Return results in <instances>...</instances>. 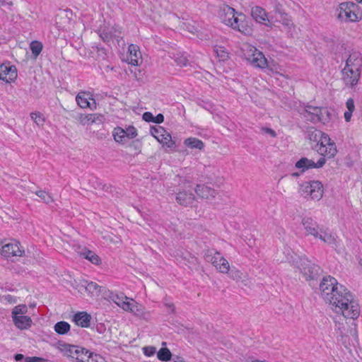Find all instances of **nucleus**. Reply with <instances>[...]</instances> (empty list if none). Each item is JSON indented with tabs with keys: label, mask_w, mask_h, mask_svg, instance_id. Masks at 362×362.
<instances>
[{
	"label": "nucleus",
	"mask_w": 362,
	"mask_h": 362,
	"mask_svg": "<svg viewBox=\"0 0 362 362\" xmlns=\"http://www.w3.org/2000/svg\"><path fill=\"white\" fill-rule=\"evenodd\" d=\"M229 274V276L233 279V280L236 281H244V278L245 277V276L244 275V274L240 272V270L235 269V268H232V269H230V271L228 273Z\"/></svg>",
	"instance_id": "e433bc0d"
},
{
	"label": "nucleus",
	"mask_w": 362,
	"mask_h": 362,
	"mask_svg": "<svg viewBox=\"0 0 362 362\" xmlns=\"http://www.w3.org/2000/svg\"><path fill=\"white\" fill-rule=\"evenodd\" d=\"M0 253L4 257L8 259L23 256L25 250L18 241L12 240L1 246Z\"/></svg>",
	"instance_id": "9d476101"
},
{
	"label": "nucleus",
	"mask_w": 362,
	"mask_h": 362,
	"mask_svg": "<svg viewBox=\"0 0 362 362\" xmlns=\"http://www.w3.org/2000/svg\"><path fill=\"white\" fill-rule=\"evenodd\" d=\"M284 27L290 29L291 27H293V23L291 20L286 16H281V19L279 21Z\"/></svg>",
	"instance_id": "49530a36"
},
{
	"label": "nucleus",
	"mask_w": 362,
	"mask_h": 362,
	"mask_svg": "<svg viewBox=\"0 0 362 362\" xmlns=\"http://www.w3.org/2000/svg\"><path fill=\"white\" fill-rule=\"evenodd\" d=\"M175 62L180 66H187L189 64L188 59L183 56L175 57Z\"/></svg>",
	"instance_id": "c03bdc74"
},
{
	"label": "nucleus",
	"mask_w": 362,
	"mask_h": 362,
	"mask_svg": "<svg viewBox=\"0 0 362 362\" xmlns=\"http://www.w3.org/2000/svg\"><path fill=\"white\" fill-rule=\"evenodd\" d=\"M70 329V325L68 322L61 321L55 324L54 331L59 334H64Z\"/></svg>",
	"instance_id": "72a5a7b5"
},
{
	"label": "nucleus",
	"mask_w": 362,
	"mask_h": 362,
	"mask_svg": "<svg viewBox=\"0 0 362 362\" xmlns=\"http://www.w3.org/2000/svg\"><path fill=\"white\" fill-rule=\"evenodd\" d=\"M113 136L116 142L125 144L127 141L125 130L121 127L115 128L113 131Z\"/></svg>",
	"instance_id": "473e14b6"
},
{
	"label": "nucleus",
	"mask_w": 362,
	"mask_h": 362,
	"mask_svg": "<svg viewBox=\"0 0 362 362\" xmlns=\"http://www.w3.org/2000/svg\"><path fill=\"white\" fill-rule=\"evenodd\" d=\"M125 311L132 313L138 316H141L144 314V308L132 298L129 301L128 310Z\"/></svg>",
	"instance_id": "2f4dec72"
},
{
	"label": "nucleus",
	"mask_w": 362,
	"mask_h": 362,
	"mask_svg": "<svg viewBox=\"0 0 362 362\" xmlns=\"http://www.w3.org/2000/svg\"><path fill=\"white\" fill-rule=\"evenodd\" d=\"M127 62L133 66H139L142 63V56L139 47L131 44L128 47Z\"/></svg>",
	"instance_id": "a211bd4d"
},
{
	"label": "nucleus",
	"mask_w": 362,
	"mask_h": 362,
	"mask_svg": "<svg viewBox=\"0 0 362 362\" xmlns=\"http://www.w3.org/2000/svg\"><path fill=\"white\" fill-rule=\"evenodd\" d=\"M204 259L210 262L221 274H228L230 267L228 261L218 251L209 250L204 255Z\"/></svg>",
	"instance_id": "6e6552de"
},
{
	"label": "nucleus",
	"mask_w": 362,
	"mask_h": 362,
	"mask_svg": "<svg viewBox=\"0 0 362 362\" xmlns=\"http://www.w3.org/2000/svg\"><path fill=\"white\" fill-rule=\"evenodd\" d=\"M298 193L305 198L319 201L323 196V186L317 180L304 182L299 185Z\"/></svg>",
	"instance_id": "39448f33"
},
{
	"label": "nucleus",
	"mask_w": 362,
	"mask_h": 362,
	"mask_svg": "<svg viewBox=\"0 0 362 362\" xmlns=\"http://www.w3.org/2000/svg\"><path fill=\"white\" fill-rule=\"evenodd\" d=\"M347 111L344 112V119L346 122H349L351 118L352 112L355 110L354 102L352 98H349L346 103Z\"/></svg>",
	"instance_id": "f704fd0d"
},
{
	"label": "nucleus",
	"mask_w": 362,
	"mask_h": 362,
	"mask_svg": "<svg viewBox=\"0 0 362 362\" xmlns=\"http://www.w3.org/2000/svg\"><path fill=\"white\" fill-rule=\"evenodd\" d=\"M24 356L23 354H18L15 356V359L18 361L22 360Z\"/></svg>",
	"instance_id": "6e6d98bb"
},
{
	"label": "nucleus",
	"mask_w": 362,
	"mask_h": 362,
	"mask_svg": "<svg viewBox=\"0 0 362 362\" xmlns=\"http://www.w3.org/2000/svg\"><path fill=\"white\" fill-rule=\"evenodd\" d=\"M88 283V281L83 280L76 284V288L78 292L83 293H86V285Z\"/></svg>",
	"instance_id": "09e8293b"
},
{
	"label": "nucleus",
	"mask_w": 362,
	"mask_h": 362,
	"mask_svg": "<svg viewBox=\"0 0 362 362\" xmlns=\"http://www.w3.org/2000/svg\"><path fill=\"white\" fill-rule=\"evenodd\" d=\"M109 298L124 311L128 310L129 301L132 299L126 296L123 293H117L112 292H110Z\"/></svg>",
	"instance_id": "412c9836"
},
{
	"label": "nucleus",
	"mask_w": 362,
	"mask_h": 362,
	"mask_svg": "<svg viewBox=\"0 0 362 362\" xmlns=\"http://www.w3.org/2000/svg\"><path fill=\"white\" fill-rule=\"evenodd\" d=\"M77 354L74 355V358H75L78 362H84L86 361V358H87L89 351L84 348L81 347V350L76 351Z\"/></svg>",
	"instance_id": "ea45409f"
},
{
	"label": "nucleus",
	"mask_w": 362,
	"mask_h": 362,
	"mask_svg": "<svg viewBox=\"0 0 362 362\" xmlns=\"http://www.w3.org/2000/svg\"><path fill=\"white\" fill-rule=\"evenodd\" d=\"M6 4V0H0V6H4Z\"/></svg>",
	"instance_id": "13d9d810"
},
{
	"label": "nucleus",
	"mask_w": 362,
	"mask_h": 362,
	"mask_svg": "<svg viewBox=\"0 0 362 362\" xmlns=\"http://www.w3.org/2000/svg\"><path fill=\"white\" fill-rule=\"evenodd\" d=\"M142 117H143V119L145 120L146 122H153L154 117L152 115V113H151L149 112H144L143 114Z\"/></svg>",
	"instance_id": "8fccbe9b"
},
{
	"label": "nucleus",
	"mask_w": 362,
	"mask_h": 362,
	"mask_svg": "<svg viewBox=\"0 0 362 362\" xmlns=\"http://www.w3.org/2000/svg\"><path fill=\"white\" fill-rule=\"evenodd\" d=\"M28 311V307L25 304L16 305L12 309L13 322L21 330L28 329L33 324L32 319L26 315Z\"/></svg>",
	"instance_id": "423d86ee"
},
{
	"label": "nucleus",
	"mask_w": 362,
	"mask_h": 362,
	"mask_svg": "<svg viewBox=\"0 0 362 362\" xmlns=\"http://www.w3.org/2000/svg\"><path fill=\"white\" fill-rule=\"evenodd\" d=\"M320 291L322 298L336 313L341 314L346 318H358L361 313L358 300L335 278L324 277L320 284Z\"/></svg>",
	"instance_id": "f257e3e1"
},
{
	"label": "nucleus",
	"mask_w": 362,
	"mask_h": 362,
	"mask_svg": "<svg viewBox=\"0 0 362 362\" xmlns=\"http://www.w3.org/2000/svg\"><path fill=\"white\" fill-rule=\"evenodd\" d=\"M265 132L269 134L272 137H275L276 136V132L272 129L267 128L265 129Z\"/></svg>",
	"instance_id": "5fc2aeb1"
},
{
	"label": "nucleus",
	"mask_w": 362,
	"mask_h": 362,
	"mask_svg": "<svg viewBox=\"0 0 362 362\" xmlns=\"http://www.w3.org/2000/svg\"><path fill=\"white\" fill-rule=\"evenodd\" d=\"M356 4L353 2L341 3L339 7L338 18L346 22H355L358 16L354 11Z\"/></svg>",
	"instance_id": "f8f14e48"
},
{
	"label": "nucleus",
	"mask_w": 362,
	"mask_h": 362,
	"mask_svg": "<svg viewBox=\"0 0 362 362\" xmlns=\"http://www.w3.org/2000/svg\"><path fill=\"white\" fill-rule=\"evenodd\" d=\"M300 115L313 122H324L327 119L325 115L328 117L329 112L326 108L308 105L301 110Z\"/></svg>",
	"instance_id": "1a4fd4ad"
},
{
	"label": "nucleus",
	"mask_w": 362,
	"mask_h": 362,
	"mask_svg": "<svg viewBox=\"0 0 362 362\" xmlns=\"http://www.w3.org/2000/svg\"><path fill=\"white\" fill-rule=\"evenodd\" d=\"M293 264L300 269L307 281L316 279L319 276V267L306 257H297L293 260Z\"/></svg>",
	"instance_id": "0eeeda50"
},
{
	"label": "nucleus",
	"mask_w": 362,
	"mask_h": 362,
	"mask_svg": "<svg viewBox=\"0 0 362 362\" xmlns=\"http://www.w3.org/2000/svg\"><path fill=\"white\" fill-rule=\"evenodd\" d=\"M316 239L329 245H337V237L327 228L323 226Z\"/></svg>",
	"instance_id": "4be33fe9"
},
{
	"label": "nucleus",
	"mask_w": 362,
	"mask_h": 362,
	"mask_svg": "<svg viewBox=\"0 0 362 362\" xmlns=\"http://www.w3.org/2000/svg\"><path fill=\"white\" fill-rule=\"evenodd\" d=\"M44 361L42 358L32 356L25 358V362H42Z\"/></svg>",
	"instance_id": "3c124183"
},
{
	"label": "nucleus",
	"mask_w": 362,
	"mask_h": 362,
	"mask_svg": "<svg viewBox=\"0 0 362 362\" xmlns=\"http://www.w3.org/2000/svg\"><path fill=\"white\" fill-rule=\"evenodd\" d=\"M197 194L203 199L214 198L216 195V192L211 187L204 185H197L195 188Z\"/></svg>",
	"instance_id": "a878e982"
},
{
	"label": "nucleus",
	"mask_w": 362,
	"mask_h": 362,
	"mask_svg": "<svg viewBox=\"0 0 362 362\" xmlns=\"http://www.w3.org/2000/svg\"><path fill=\"white\" fill-rule=\"evenodd\" d=\"M17 78V70L14 66L1 64L0 66V80L6 83L13 82Z\"/></svg>",
	"instance_id": "f3484780"
},
{
	"label": "nucleus",
	"mask_w": 362,
	"mask_h": 362,
	"mask_svg": "<svg viewBox=\"0 0 362 362\" xmlns=\"http://www.w3.org/2000/svg\"><path fill=\"white\" fill-rule=\"evenodd\" d=\"M214 52L217 56L220 59V60L225 61L228 58V52L226 49L221 46H215Z\"/></svg>",
	"instance_id": "4c0bfd02"
},
{
	"label": "nucleus",
	"mask_w": 362,
	"mask_h": 362,
	"mask_svg": "<svg viewBox=\"0 0 362 362\" xmlns=\"http://www.w3.org/2000/svg\"><path fill=\"white\" fill-rule=\"evenodd\" d=\"M292 258H293V257H292V256H291V257H286V259L287 261H291Z\"/></svg>",
	"instance_id": "bf43d9fd"
},
{
	"label": "nucleus",
	"mask_w": 362,
	"mask_h": 362,
	"mask_svg": "<svg viewBox=\"0 0 362 362\" xmlns=\"http://www.w3.org/2000/svg\"><path fill=\"white\" fill-rule=\"evenodd\" d=\"M156 349L154 346H145L143 348V352L145 356L150 357L155 354Z\"/></svg>",
	"instance_id": "de8ad7c7"
},
{
	"label": "nucleus",
	"mask_w": 362,
	"mask_h": 362,
	"mask_svg": "<svg viewBox=\"0 0 362 362\" xmlns=\"http://www.w3.org/2000/svg\"><path fill=\"white\" fill-rule=\"evenodd\" d=\"M302 224L305 231V235H311L315 239L322 228V226H319L315 221L309 217L303 218L302 219Z\"/></svg>",
	"instance_id": "2eb2a0df"
},
{
	"label": "nucleus",
	"mask_w": 362,
	"mask_h": 362,
	"mask_svg": "<svg viewBox=\"0 0 362 362\" xmlns=\"http://www.w3.org/2000/svg\"><path fill=\"white\" fill-rule=\"evenodd\" d=\"M164 120V116L162 114H158L156 117H154L153 122L160 124Z\"/></svg>",
	"instance_id": "603ef678"
},
{
	"label": "nucleus",
	"mask_w": 362,
	"mask_h": 362,
	"mask_svg": "<svg viewBox=\"0 0 362 362\" xmlns=\"http://www.w3.org/2000/svg\"><path fill=\"white\" fill-rule=\"evenodd\" d=\"M361 77V72L349 68H344L341 71V79L346 86L352 88L356 86Z\"/></svg>",
	"instance_id": "ddd939ff"
},
{
	"label": "nucleus",
	"mask_w": 362,
	"mask_h": 362,
	"mask_svg": "<svg viewBox=\"0 0 362 362\" xmlns=\"http://www.w3.org/2000/svg\"><path fill=\"white\" fill-rule=\"evenodd\" d=\"M90 315L86 312H79L74 316V320L76 324L82 327H88L90 326Z\"/></svg>",
	"instance_id": "cd10ccee"
},
{
	"label": "nucleus",
	"mask_w": 362,
	"mask_h": 362,
	"mask_svg": "<svg viewBox=\"0 0 362 362\" xmlns=\"http://www.w3.org/2000/svg\"><path fill=\"white\" fill-rule=\"evenodd\" d=\"M325 158H320L317 163L307 158H301L296 163L295 166L296 168L300 169V173H303L308 169L322 168L325 164Z\"/></svg>",
	"instance_id": "4468645a"
},
{
	"label": "nucleus",
	"mask_w": 362,
	"mask_h": 362,
	"mask_svg": "<svg viewBox=\"0 0 362 362\" xmlns=\"http://www.w3.org/2000/svg\"><path fill=\"white\" fill-rule=\"evenodd\" d=\"M76 100L77 102V104L81 108L89 107L91 110H94L96 108L95 101L93 98H91V95L89 93H86V92L78 93L76 97Z\"/></svg>",
	"instance_id": "6ab92c4d"
},
{
	"label": "nucleus",
	"mask_w": 362,
	"mask_h": 362,
	"mask_svg": "<svg viewBox=\"0 0 362 362\" xmlns=\"http://www.w3.org/2000/svg\"><path fill=\"white\" fill-rule=\"evenodd\" d=\"M81 255L88 259L91 263L99 265L101 264V259L98 255H97L95 252L91 250L84 249L83 251L81 253Z\"/></svg>",
	"instance_id": "c756f323"
},
{
	"label": "nucleus",
	"mask_w": 362,
	"mask_h": 362,
	"mask_svg": "<svg viewBox=\"0 0 362 362\" xmlns=\"http://www.w3.org/2000/svg\"><path fill=\"white\" fill-rule=\"evenodd\" d=\"M84 362H105V360L99 354L89 352L87 358H85Z\"/></svg>",
	"instance_id": "79ce46f5"
},
{
	"label": "nucleus",
	"mask_w": 362,
	"mask_h": 362,
	"mask_svg": "<svg viewBox=\"0 0 362 362\" xmlns=\"http://www.w3.org/2000/svg\"><path fill=\"white\" fill-rule=\"evenodd\" d=\"M165 344H166V343H165V342H163V343H162V345H163V346H165Z\"/></svg>",
	"instance_id": "680f3d73"
},
{
	"label": "nucleus",
	"mask_w": 362,
	"mask_h": 362,
	"mask_svg": "<svg viewBox=\"0 0 362 362\" xmlns=\"http://www.w3.org/2000/svg\"><path fill=\"white\" fill-rule=\"evenodd\" d=\"M30 117L37 126H42L45 123V117L40 112H32Z\"/></svg>",
	"instance_id": "a19ab883"
},
{
	"label": "nucleus",
	"mask_w": 362,
	"mask_h": 362,
	"mask_svg": "<svg viewBox=\"0 0 362 362\" xmlns=\"http://www.w3.org/2000/svg\"><path fill=\"white\" fill-rule=\"evenodd\" d=\"M42 49V45L40 42H33L30 44V49L32 53L35 56H38L41 52Z\"/></svg>",
	"instance_id": "37998d69"
},
{
	"label": "nucleus",
	"mask_w": 362,
	"mask_h": 362,
	"mask_svg": "<svg viewBox=\"0 0 362 362\" xmlns=\"http://www.w3.org/2000/svg\"><path fill=\"white\" fill-rule=\"evenodd\" d=\"M125 133L127 134V140L134 139L137 135L136 129L133 127L127 129Z\"/></svg>",
	"instance_id": "a18cd8bd"
},
{
	"label": "nucleus",
	"mask_w": 362,
	"mask_h": 362,
	"mask_svg": "<svg viewBox=\"0 0 362 362\" xmlns=\"http://www.w3.org/2000/svg\"><path fill=\"white\" fill-rule=\"evenodd\" d=\"M57 349L67 357L74 358V355L77 354V351L81 350V347L65 343L59 342L57 344Z\"/></svg>",
	"instance_id": "393cba45"
},
{
	"label": "nucleus",
	"mask_w": 362,
	"mask_h": 362,
	"mask_svg": "<svg viewBox=\"0 0 362 362\" xmlns=\"http://www.w3.org/2000/svg\"><path fill=\"white\" fill-rule=\"evenodd\" d=\"M344 68H349V69H354L361 72L362 68L361 54L358 51L351 52L346 60V66Z\"/></svg>",
	"instance_id": "dca6fc26"
},
{
	"label": "nucleus",
	"mask_w": 362,
	"mask_h": 362,
	"mask_svg": "<svg viewBox=\"0 0 362 362\" xmlns=\"http://www.w3.org/2000/svg\"><path fill=\"white\" fill-rule=\"evenodd\" d=\"M151 135L163 146L168 148H173L175 142L172 139L171 135L163 127H153L151 129Z\"/></svg>",
	"instance_id": "9b49d317"
},
{
	"label": "nucleus",
	"mask_w": 362,
	"mask_h": 362,
	"mask_svg": "<svg viewBox=\"0 0 362 362\" xmlns=\"http://www.w3.org/2000/svg\"><path fill=\"white\" fill-rule=\"evenodd\" d=\"M300 175V173H292V174H291V175H292L293 177H298V176H299Z\"/></svg>",
	"instance_id": "4d7b16f0"
},
{
	"label": "nucleus",
	"mask_w": 362,
	"mask_h": 362,
	"mask_svg": "<svg viewBox=\"0 0 362 362\" xmlns=\"http://www.w3.org/2000/svg\"><path fill=\"white\" fill-rule=\"evenodd\" d=\"M78 120L83 126H90L93 124H101L104 120L103 115L100 114H81Z\"/></svg>",
	"instance_id": "aec40b11"
},
{
	"label": "nucleus",
	"mask_w": 362,
	"mask_h": 362,
	"mask_svg": "<svg viewBox=\"0 0 362 362\" xmlns=\"http://www.w3.org/2000/svg\"><path fill=\"white\" fill-rule=\"evenodd\" d=\"M184 144L185 146L191 149H198L199 151H202L204 148V142L202 140L195 137H189L186 139L184 141Z\"/></svg>",
	"instance_id": "c85d7f7f"
},
{
	"label": "nucleus",
	"mask_w": 362,
	"mask_h": 362,
	"mask_svg": "<svg viewBox=\"0 0 362 362\" xmlns=\"http://www.w3.org/2000/svg\"><path fill=\"white\" fill-rule=\"evenodd\" d=\"M242 50L244 57L254 66L260 69L269 67L272 70H277L275 65H274V67H272L269 64L267 59L265 58L262 52L258 51L255 47L250 45H245L242 48Z\"/></svg>",
	"instance_id": "20e7f679"
},
{
	"label": "nucleus",
	"mask_w": 362,
	"mask_h": 362,
	"mask_svg": "<svg viewBox=\"0 0 362 362\" xmlns=\"http://www.w3.org/2000/svg\"><path fill=\"white\" fill-rule=\"evenodd\" d=\"M218 17L223 24L233 30H238L246 35L252 34V27L245 20V16L241 13H237L232 7L227 5L222 6L219 10Z\"/></svg>",
	"instance_id": "f03ea898"
},
{
	"label": "nucleus",
	"mask_w": 362,
	"mask_h": 362,
	"mask_svg": "<svg viewBox=\"0 0 362 362\" xmlns=\"http://www.w3.org/2000/svg\"><path fill=\"white\" fill-rule=\"evenodd\" d=\"M172 354L168 348H161L157 353L158 358L161 361L169 362L170 361Z\"/></svg>",
	"instance_id": "c9c22d12"
},
{
	"label": "nucleus",
	"mask_w": 362,
	"mask_h": 362,
	"mask_svg": "<svg viewBox=\"0 0 362 362\" xmlns=\"http://www.w3.org/2000/svg\"><path fill=\"white\" fill-rule=\"evenodd\" d=\"M122 33V28L119 26H116L112 28V30L109 32H105L103 30L100 34V37L104 41H109L112 37H117L119 35Z\"/></svg>",
	"instance_id": "7c9ffc66"
},
{
	"label": "nucleus",
	"mask_w": 362,
	"mask_h": 362,
	"mask_svg": "<svg viewBox=\"0 0 362 362\" xmlns=\"http://www.w3.org/2000/svg\"><path fill=\"white\" fill-rule=\"evenodd\" d=\"M312 136H314V139L317 140L315 149L321 156L329 158L335 156L337 152V147L328 134L315 129L312 132Z\"/></svg>",
	"instance_id": "7ed1b4c3"
},
{
	"label": "nucleus",
	"mask_w": 362,
	"mask_h": 362,
	"mask_svg": "<svg viewBox=\"0 0 362 362\" xmlns=\"http://www.w3.org/2000/svg\"><path fill=\"white\" fill-rule=\"evenodd\" d=\"M165 305L168 313H174V311H175V306H174L173 303H165Z\"/></svg>",
	"instance_id": "864d4df0"
},
{
	"label": "nucleus",
	"mask_w": 362,
	"mask_h": 362,
	"mask_svg": "<svg viewBox=\"0 0 362 362\" xmlns=\"http://www.w3.org/2000/svg\"><path fill=\"white\" fill-rule=\"evenodd\" d=\"M358 3H362V0H356Z\"/></svg>",
	"instance_id": "052dcab7"
},
{
	"label": "nucleus",
	"mask_w": 362,
	"mask_h": 362,
	"mask_svg": "<svg viewBox=\"0 0 362 362\" xmlns=\"http://www.w3.org/2000/svg\"><path fill=\"white\" fill-rule=\"evenodd\" d=\"M36 195L41 199V200L46 203L49 204L54 202L52 197L46 191L39 190L35 192Z\"/></svg>",
	"instance_id": "58836bf2"
},
{
	"label": "nucleus",
	"mask_w": 362,
	"mask_h": 362,
	"mask_svg": "<svg viewBox=\"0 0 362 362\" xmlns=\"http://www.w3.org/2000/svg\"><path fill=\"white\" fill-rule=\"evenodd\" d=\"M251 14L253 18L259 23L269 25V20L267 18L265 10L260 6H255L252 8Z\"/></svg>",
	"instance_id": "5701e85b"
},
{
	"label": "nucleus",
	"mask_w": 362,
	"mask_h": 362,
	"mask_svg": "<svg viewBox=\"0 0 362 362\" xmlns=\"http://www.w3.org/2000/svg\"><path fill=\"white\" fill-rule=\"evenodd\" d=\"M103 291L110 292L105 287H102L93 281H90L86 285V293L91 298L98 297Z\"/></svg>",
	"instance_id": "bb28decb"
},
{
	"label": "nucleus",
	"mask_w": 362,
	"mask_h": 362,
	"mask_svg": "<svg viewBox=\"0 0 362 362\" xmlns=\"http://www.w3.org/2000/svg\"><path fill=\"white\" fill-rule=\"evenodd\" d=\"M175 199L179 204L188 206L193 204L195 197L192 192L188 193L186 191H180L177 194Z\"/></svg>",
	"instance_id": "b1692460"
}]
</instances>
